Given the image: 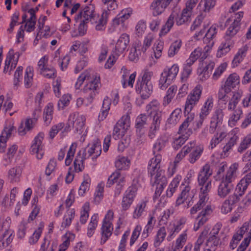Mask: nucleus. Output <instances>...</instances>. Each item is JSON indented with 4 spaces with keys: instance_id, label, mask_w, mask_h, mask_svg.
I'll return each mask as SVG.
<instances>
[{
    "instance_id": "29",
    "label": "nucleus",
    "mask_w": 251,
    "mask_h": 251,
    "mask_svg": "<svg viewBox=\"0 0 251 251\" xmlns=\"http://www.w3.org/2000/svg\"><path fill=\"white\" fill-rule=\"evenodd\" d=\"M248 49L249 47L247 45H245L239 49L232 61V65L233 67L238 66L243 61L247 55Z\"/></svg>"
},
{
    "instance_id": "5",
    "label": "nucleus",
    "mask_w": 251,
    "mask_h": 251,
    "mask_svg": "<svg viewBox=\"0 0 251 251\" xmlns=\"http://www.w3.org/2000/svg\"><path fill=\"white\" fill-rule=\"evenodd\" d=\"M243 94V92L242 90H238L233 92L232 96L228 102L227 109L231 113L229 114L228 124L230 127L236 126L243 116V113L242 108L237 106Z\"/></svg>"
},
{
    "instance_id": "44",
    "label": "nucleus",
    "mask_w": 251,
    "mask_h": 251,
    "mask_svg": "<svg viewBox=\"0 0 251 251\" xmlns=\"http://www.w3.org/2000/svg\"><path fill=\"white\" fill-rule=\"evenodd\" d=\"M18 149V146L16 144H13L9 147L7 153L3 158L5 165H8L11 163Z\"/></svg>"
},
{
    "instance_id": "25",
    "label": "nucleus",
    "mask_w": 251,
    "mask_h": 251,
    "mask_svg": "<svg viewBox=\"0 0 251 251\" xmlns=\"http://www.w3.org/2000/svg\"><path fill=\"white\" fill-rule=\"evenodd\" d=\"M234 185L220 180L217 187V194L218 197L224 199L228 196L233 190Z\"/></svg>"
},
{
    "instance_id": "33",
    "label": "nucleus",
    "mask_w": 251,
    "mask_h": 251,
    "mask_svg": "<svg viewBox=\"0 0 251 251\" xmlns=\"http://www.w3.org/2000/svg\"><path fill=\"white\" fill-rule=\"evenodd\" d=\"M240 83V77L236 73L230 74L227 78L225 84L223 85L230 91L236 87Z\"/></svg>"
},
{
    "instance_id": "27",
    "label": "nucleus",
    "mask_w": 251,
    "mask_h": 251,
    "mask_svg": "<svg viewBox=\"0 0 251 251\" xmlns=\"http://www.w3.org/2000/svg\"><path fill=\"white\" fill-rule=\"evenodd\" d=\"M148 201L142 200L138 202L134 207L132 218L138 219L146 215L147 211Z\"/></svg>"
},
{
    "instance_id": "15",
    "label": "nucleus",
    "mask_w": 251,
    "mask_h": 251,
    "mask_svg": "<svg viewBox=\"0 0 251 251\" xmlns=\"http://www.w3.org/2000/svg\"><path fill=\"white\" fill-rule=\"evenodd\" d=\"M213 210L211 206L207 205L198 214L194 224L193 230L198 231L201 227L203 226L208 220L210 215Z\"/></svg>"
},
{
    "instance_id": "53",
    "label": "nucleus",
    "mask_w": 251,
    "mask_h": 251,
    "mask_svg": "<svg viewBox=\"0 0 251 251\" xmlns=\"http://www.w3.org/2000/svg\"><path fill=\"white\" fill-rule=\"evenodd\" d=\"M131 13L132 10L130 8L124 9L118 15V17L114 19L113 21L117 25L123 23L130 17Z\"/></svg>"
},
{
    "instance_id": "58",
    "label": "nucleus",
    "mask_w": 251,
    "mask_h": 251,
    "mask_svg": "<svg viewBox=\"0 0 251 251\" xmlns=\"http://www.w3.org/2000/svg\"><path fill=\"white\" fill-rule=\"evenodd\" d=\"M104 185V183L101 182L97 186L94 199L96 204H99L103 199Z\"/></svg>"
},
{
    "instance_id": "23",
    "label": "nucleus",
    "mask_w": 251,
    "mask_h": 251,
    "mask_svg": "<svg viewBox=\"0 0 251 251\" xmlns=\"http://www.w3.org/2000/svg\"><path fill=\"white\" fill-rule=\"evenodd\" d=\"M81 150L86 151L87 158L92 156V159H95L100 155L101 152L100 143L98 140H95L91 145H89L87 149H82Z\"/></svg>"
},
{
    "instance_id": "47",
    "label": "nucleus",
    "mask_w": 251,
    "mask_h": 251,
    "mask_svg": "<svg viewBox=\"0 0 251 251\" xmlns=\"http://www.w3.org/2000/svg\"><path fill=\"white\" fill-rule=\"evenodd\" d=\"M155 222L156 220L153 215L149 214L147 224L142 232V236L144 238L147 237L149 235V233L151 232L154 226Z\"/></svg>"
},
{
    "instance_id": "9",
    "label": "nucleus",
    "mask_w": 251,
    "mask_h": 251,
    "mask_svg": "<svg viewBox=\"0 0 251 251\" xmlns=\"http://www.w3.org/2000/svg\"><path fill=\"white\" fill-rule=\"evenodd\" d=\"M178 71L179 67L176 64L164 69L159 80V88L163 90H165L175 80Z\"/></svg>"
},
{
    "instance_id": "30",
    "label": "nucleus",
    "mask_w": 251,
    "mask_h": 251,
    "mask_svg": "<svg viewBox=\"0 0 251 251\" xmlns=\"http://www.w3.org/2000/svg\"><path fill=\"white\" fill-rule=\"evenodd\" d=\"M18 60V55L13 54V52H11L10 51L5 61L3 72L4 73L7 72L9 67L10 71L15 68L17 65Z\"/></svg>"
},
{
    "instance_id": "3",
    "label": "nucleus",
    "mask_w": 251,
    "mask_h": 251,
    "mask_svg": "<svg viewBox=\"0 0 251 251\" xmlns=\"http://www.w3.org/2000/svg\"><path fill=\"white\" fill-rule=\"evenodd\" d=\"M212 174L210 165L205 164L200 171L198 176V185L199 189V198L207 202L212 187L209 178Z\"/></svg>"
},
{
    "instance_id": "64",
    "label": "nucleus",
    "mask_w": 251,
    "mask_h": 251,
    "mask_svg": "<svg viewBox=\"0 0 251 251\" xmlns=\"http://www.w3.org/2000/svg\"><path fill=\"white\" fill-rule=\"evenodd\" d=\"M39 73L44 77L49 79L54 78L57 75L56 70L51 66L46 68Z\"/></svg>"
},
{
    "instance_id": "39",
    "label": "nucleus",
    "mask_w": 251,
    "mask_h": 251,
    "mask_svg": "<svg viewBox=\"0 0 251 251\" xmlns=\"http://www.w3.org/2000/svg\"><path fill=\"white\" fill-rule=\"evenodd\" d=\"M110 100L108 97L105 98L103 101L100 112L98 116L99 121H103L106 118L110 109Z\"/></svg>"
},
{
    "instance_id": "31",
    "label": "nucleus",
    "mask_w": 251,
    "mask_h": 251,
    "mask_svg": "<svg viewBox=\"0 0 251 251\" xmlns=\"http://www.w3.org/2000/svg\"><path fill=\"white\" fill-rule=\"evenodd\" d=\"M192 11L186 8H184L182 11L179 14V11L177 10V18H176V24L177 25H180L183 24L190 21Z\"/></svg>"
},
{
    "instance_id": "45",
    "label": "nucleus",
    "mask_w": 251,
    "mask_h": 251,
    "mask_svg": "<svg viewBox=\"0 0 251 251\" xmlns=\"http://www.w3.org/2000/svg\"><path fill=\"white\" fill-rule=\"evenodd\" d=\"M208 51L204 50V48L202 50L201 48L198 47L191 52L190 57L195 61L198 59L203 61L207 57Z\"/></svg>"
},
{
    "instance_id": "26",
    "label": "nucleus",
    "mask_w": 251,
    "mask_h": 251,
    "mask_svg": "<svg viewBox=\"0 0 251 251\" xmlns=\"http://www.w3.org/2000/svg\"><path fill=\"white\" fill-rule=\"evenodd\" d=\"M217 31L216 27L212 25L209 28L203 37V42L206 44L204 50L207 51H209L214 44L213 39L216 35Z\"/></svg>"
},
{
    "instance_id": "55",
    "label": "nucleus",
    "mask_w": 251,
    "mask_h": 251,
    "mask_svg": "<svg viewBox=\"0 0 251 251\" xmlns=\"http://www.w3.org/2000/svg\"><path fill=\"white\" fill-rule=\"evenodd\" d=\"M53 109V105L51 103H49L44 109L43 118L46 125L50 124L52 119Z\"/></svg>"
},
{
    "instance_id": "49",
    "label": "nucleus",
    "mask_w": 251,
    "mask_h": 251,
    "mask_svg": "<svg viewBox=\"0 0 251 251\" xmlns=\"http://www.w3.org/2000/svg\"><path fill=\"white\" fill-rule=\"evenodd\" d=\"M34 75V69L31 66H28L26 68L24 77V84L26 88L31 86L33 82Z\"/></svg>"
},
{
    "instance_id": "63",
    "label": "nucleus",
    "mask_w": 251,
    "mask_h": 251,
    "mask_svg": "<svg viewBox=\"0 0 251 251\" xmlns=\"http://www.w3.org/2000/svg\"><path fill=\"white\" fill-rule=\"evenodd\" d=\"M107 12L106 11H104L102 13L100 18H99V17L98 16V18L97 19V23H95V24H96V30H102L104 29L105 27V25L107 23ZM94 24V23H93V24Z\"/></svg>"
},
{
    "instance_id": "62",
    "label": "nucleus",
    "mask_w": 251,
    "mask_h": 251,
    "mask_svg": "<svg viewBox=\"0 0 251 251\" xmlns=\"http://www.w3.org/2000/svg\"><path fill=\"white\" fill-rule=\"evenodd\" d=\"M16 132V127L11 123L6 124L3 130L1 132L0 136H3L4 138L8 140L12 135Z\"/></svg>"
},
{
    "instance_id": "14",
    "label": "nucleus",
    "mask_w": 251,
    "mask_h": 251,
    "mask_svg": "<svg viewBox=\"0 0 251 251\" xmlns=\"http://www.w3.org/2000/svg\"><path fill=\"white\" fill-rule=\"evenodd\" d=\"M44 138V133L40 132L34 138L30 149L31 154L36 155L37 159L39 160L41 159L44 154V145L43 144Z\"/></svg>"
},
{
    "instance_id": "22",
    "label": "nucleus",
    "mask_w": 251,
    "mask_h": 251,
    "mask_svg": "<svg viewBox=\"0 0 251 251\" xmlns=\"http://www.w3.org/2000/svg\"><path fill=\"white\" fill-rule=\"evenodd\" d=\"M238 168V163H234L231 164L223 176L221 180L229 184H232V182L235 180L237 176Z\"/></svg>"
},
{
    "instance_id": "34",
    "label": "nucleus",
    "mask_w": 251,
    "mask_h": 251,
    "mask_svg": "<svg viewBox=\"0 0 251 251\" xmlns=\"http://www.w3.org/2000/svg\"><path fill=\"white\" fill-rule=\"evenodd\" d=\"M126 181L125 177L121 174L119 171L114 172L108 178L107 185L110 187L114 183L122 184L124 185Z\"/></svg>"
},
{
    "instance_id": "48",
    "label": "nucleus",
    "mask_w": 251,
    "mask_h": 251,
    "mask_svg": "<svg viewBox=\"0 0 251 251\" xmlns=\"http://www.w3.org/2000/svg\"><path fill=\"white\" fill-rule=\"evenodd\" d=\"M98 214H94L91 217L90 222L88 226L87 235L89 237H92L94 234L95 229L98 226Z\"/></svg>"
},
{
    "instance_id": "20",
    "label": "nucleus",
    "mask_w": 251,
    "mask_h": 251,
    "mask_svg": "<svg viewBox=\"0 0 251 251\" xmlns=\"http://www.w3.org/2000/svg\"><path fill=\"white\" fill-rule=\"evenodd\" d=\"M136 91L140 94L142 99L146 100L150 97L153 91L152 84L140 82L138 79L136 84Z\"/></svg>"
},
{
    "instance_id": "54",
    "label": "nucleus",
    "mask_w": 251,
    "mask_h": 251,
    "mask_svg": "<svg viewBox=\"0 0 251 251\" xmlns=\"http://www.w3.org/2000/svg\"><path fill=\"white\" fill-rule=\"evenodd\" d=\"M226 136V133L224 131L217 133L211 139L209 148L211 149H214L218 144L221 142Z\"/></svg>"
},
{
    "instance_id": "56",
    "label": "nucleus",
    "mask_w": 251,
    "mask_h": 251,
    "mask_svg": "<svg viewBox=\"0 0 251 251\" xmlns=\"http://www.w3.org/2000/svg\"><path fill=\"white\" fill-rule=\"evenodd\" d=\"M251 146V133L246 136L241 141L237 149L238 152L243 153Z\"/></svg>"
},
{
    "instance_id": "1",
    "label": "nucleus",
    "mask_w": 251,
    "mask_h": 251,
    "mask_svg": "<svg viewBox=\"0 0 251 251\" xmlns=\"http://www.w3.org/2000/svg\"><path fill=\"white\" fill-rule=\"evenodd\" d=\"M162 155L157 154L150 159L148 163V173L150 177L151 183L153 187H155L153 201L154 202L158 201V204L163 206L166 202L165 197L162 196L160 199H158L162 194L164 188L166 186L168 181L164 175V171L161 169Z\"/></svg>"
},
{
    "instance_id": "10",
    "label": "nucleus",
    "mask_w": 251,
    "mask_h": 251,
    "mask_svg": "<svg viewBox=\"0 0 251 251\" xmlns=\"http://www.w3.org/2000/svg\"><path fill=\"white\" fill-rule=\"evenodd\" d=\"M202 91V87L197 85L189 94L185 103V113H190L194 107L198 103Z\"/></svg>"
},
{
    "instance_id": "43",
    "label": "nucleus",
    "mask_w": 251,
    "mask_h": 251,
    "mask_svg": "<svg viewBox=\"0 0 251 251\" xmlns=\"http://www.w3.org/2000/svg\"><path fill=\"white\" fill-rule=\"evenodd\" d=\"M166 8L167 7L159 3L158 1H156L155 0H153L150 6L152 15L155 17L161 15Z\"/></svg>"
},
{
    "instance_id": "17",
    "label": "nucleus",
    "mask_w": 251,
    "mask_h": 251,
    "mask_svg": "<svg viewBox=\"0 0 251 251\" xmlns=\"http://www.w3.org/2000/svg\"><path fill=\"white\" fill-rule=\"evenodd\" d=\"M187 221L185 217H181L176 221L173 224H170L168 227V236L170 240L174 238L184 227Z\"/></svg>"
},
{
    "instance_id": "60",
    "label": "nucleus",
    "mask_w": 251,
    "mask_h": 251,
    "mask_svg": "<svg viewBox=\"0 0 251 251\" xmlns=\"http://www.w3.org/2000/svg\"><path fill=\"white\" fill-rule=\"evenodd\" d=\"M207 233V228H204L202 231L201 232L200 235L194 244V251H200V249L201 245L204 243V240L205 236Z\"/></svg>"
},
{
    "instance_id": "46",
    "label": "nucleus",
    "mask_w": 251,
    "mask_h": 251,
    "mask_svg": "<svg viewBox=\"0 0 251 251\" xmlns=\"http://www.w3.org/2000/svg\"><path fill=\"white\" fill-rule=\"evenodd\" d=\"M214 100L212 97H209L202 106L200 114L207 117L213 107Z\"/></svg>"
},
{
    "instance_id": "37",
    "label": "nucleus",
    "mask_w": 251,
    "mask_h": 251,
    "mask_svg": "<svg viewBox=\"0 0 251 251\" xmlns=\"http://www.w3.org/2000/svg\"><path fill=\"white\" fill-rule=\"evenodd\" d=\"M177 91V87L175 85H172L169 87L166 92V95L163 98L162 105L164 106H167L171 103Z\"/></svg>"
},
{
    "instance_id": "11",
    "label": "nucleus",
    "mask_w": 251,
    "mask_h": 251,
    "mask_svg": "<svg viewBox=\"0 0 251 251\" xmlns=\"http://www.w3.org/2000/svg\"><path fill=\"white\" fill-rule=\"evenodd\" d=\"M113 215L114 213L112 210H109L107 211L103 220L101 228V237L100 243L101 244H104L112 235L113 227L111 220L113 219Z\"/></svg>"
},
{
    "instance_id": "42",
    "label": "nucleus",
    "mask_w": 251,
    "mask_h": 251,
    "mask_svg": "<svg viewBox=\"0 0 251 251\" xmlns=\"http://www.w3.org/2000/svg\"><path fill=\"white\" fill-rule=\"evenodd\" d=\"M166 8L167 7L159 3L158 1H156L155 0H153L150 6L152 15L155 17L161 15Z\"/></svg>"
},
{
    "instance_id": "4",
    "label": "nucleus",
    "mask_w": 251,
    "mask_h": 251,
    "mask_svg": "<svg viewBox=\"0 0 251 251\" xmlns=\"http://www.w3.org/2000/svg\"><path fill=\"white\" fill-rule=\"evenodd\" d=\"M146 110L149 116L152 119L149 136L152 139L155 137L156 131L159 129L162 119V111L160 110V103L156 100H152L146 105Z\"/></svg>"
},
{
    "instance_id": "59",
    "label": "nucleus",
    "mask_w": 251,
    "mask_h": 251,
    "mask_svg": "<svg viewBox=\"0 0 251 251\" xmlns=\"http://www.w3.org/2000/svg\"><path fill=\"white\" fill-rule=\"evenodd\" d=\"M83 178V181L78 190V194L81 196H83L89 190L91 183V179L88 175H84Z\"/></svg>"
},
{
    "instance_id": "2",
    "label": "nucleus",
    "mask_w": 251,
    "mask_h": 251,
    "mask_svg": "<svg viewBox=\"0 0 251 251\" xmlns=\"http://www.w3.org/2000/svg\"><path fill=\"white\" fill-rule=\"evenodd\" d=\"M222 224L218 222L215 224L205 236V241L203 245V251H216L218 247L226 245L228 242V237L224 231H221Z\"/></svg>"
},
{
    "instance_id": "50",
    "label": "nucleus",
    "mask_w": 251,
    "mask_h": 251,
    "mask_svg": "<svg viewBox=\"0 0 251 251\" xmlns=\"http://www.w3.org/2000/svg\"><path fill=\"white\" fill-rule=\"evenodd\" d=\"M166 231L165 227H160L157 231L154 237L153 246L155 248L158 247L164 241L166 236Z\"/></svg>"
},
{
    "instance_id": "13",
    "label": "nucleus",
    "mask_w": 251,
    "mask_h": 251,
    "mask_svg": "<svg viewBox=\"0 0 251 251\" xmlns=\"http://www.w3.org/2000/svg\"><path fill=\"white\" fill-rule=\"evenodd\" d=\"M100 77H95L93 80L89 81L85 85L83 93L84 97L87 100V105L92 102L94 98L96 95V91L99 88L100 83Z\"/></svg>"
},
{
    "instance_id": "61",
    "label": "nucleus",
    "mask_w": 251,
    "mask_h": 251,
    "mask_svg": "<svg viewBox=\"0 0 251 251\" xmlns=\"http://www.w3.org/2000/svg\"><path fill=\"white\" fill-rule=\"evenodd\" d=\"M21 175V171L19 168H12L8 171V177L11 182H17L20 181Z\"/></svg>"
},
{
    "instance_id": "52",
    "label": "nucleus",
    "mask_w": 251,
    "mask_h": 251,
    "mask_svg": "<svg viewBox=\"0 0 251 251\" xmlns=\"http://www.w3.org/2000/svg\"><path fill=\"white\" fill-rule=\"evenodd\" d=\"M194 118V114H190V115L185 120V121L183 122V123L180 126L178 133L179 134H188V132L190 130L189 129H188V127L189 125V123L193 121Z\"/></svg>"
},
{
    "instance_id": "16",
    "label": "nucleus",
    "mask_w": 251,
    "mask_h": 251,
    "mask_svg": "<svg viewBox=\"0 0 251 251\" xmlns=\"http://www.w3.org/2000/svg\"><path fill=\"white\" fill-rule=\"evenodd\" d=\"M129 43V36L126 33L122 34L117 40L113 53L117 56L124 53L127 50V46Z\"/></svg>"
},
{
    "instance_id": "8",
    "label": "nucleus",
    "mask_w": 251,
    "mask_h": 251,
    "mask_svg": "<svg viewBox=\"0 0 251 251\" xmlns=\"http://www.w3.org/2000/svg\"><path fill=\"white\" fill-rule=\"evenodd\" d=\"M10 218L0 216V250L7 247L13 239V232L9 229Z\"/></svg>"
},
{
    "instance_id": "36",
    "label": "nucleus",
    "mask_w": 251,
    "mask_h": 251,
    "mask_svg": "<svg viewBox=\"0 0 251 251\" xmlns=\"http://www.w3.org/2000/svg\"><path fill=\"white\" fill-rule=\"evenodd\" d=\"M167 142V140L165 137H160L158 138L153 145V154L154 155L160 154V152H161L166 147Z\"/></svg>"
},
{
    "instance_id": "18",
    "label": "nucleus",
    "mask_w": 251,
    "mask_h": 251,
    "mask_svg": "<svg viewBox=\"0 0 251 251\" xmlns=\"http://www.w3.org/2000/svg\"><path fill=\"white\" fill-rule=\"evenodd\" d=\"M186 145L192 146L189 152L188 161L191 164H194L201 157L203 151V147L201 145H196L195 141L189 142Z\"/></svg>"
},
{
    "instance_id": "12",
    "label": "nucleus",
    "mask_w": 251,
    "mask_h": 251,
    "mask_svg": "<svg viewBox=\"0 0 251 251\" xmlns=\"http://www.w3.org/2000/svg\"><path fill=\"white\" fill-rule=\"evenodd\" d=\"M85 117L82 115H79L77 113H73L70 115L68 120V127H66L64 130L68 131L71 130L70 127H73L75 131L81 134L84 128V123L85 122Z\"/></svg>"
},
{
    "instance_id": "40",
    "label": "nucleus",
    "mask_w": 251,
    "mask_h": 251,
    "mask_svg": "<svg viewBox=\"0 0 251 251\" xmlns=\"http://www.w3.org/2000/svg\"><path fill=\"white\" fill-rule=\"evenodd\" d=\"M181 180L180 175H176V177L171 181L166 190V196L167 197H171L173 194L176 192L180 181Z\"/></svg>"
},
{
    "instance_id": "6",
    "label": "nucleus",
    "mask_w": 251,
    "mask_h": 251,
    "mask_svg": "<svg viewBox=\"0 0 251 251\" xmlns=\"http://www.w3.org/2000/svg\"><path fill=\"white\" fill-rule=\"evenodd\" d=\"M244 13L242 11L237 13L233 12L229 18L226 22V26L229 25L228 27L226 35L224 37L225 40H233L234 36L237 34L239 29L240 22L243 17Z\"/></svg>"
},
{
    "instance_id": "51",
    "label": "nucleus",
    "mask_w": 251,
    "mask_h": 251,
    "mask_svg": "<svg viewBox=\"0 0 251 251\" xmlns=\"http://www.w3.org/2000/svg\"><path fill=\"white\" fill-rule=\"evenodd\" d=\"M130 161L125 156H118L115 161V166L119 170H126L130 165Z\"/></svg>"
},
{
    "instance_id": "19",
    "label": "nucleus",
    "mask_w": 251,
    "mask_h": 251,
    "mask_svg": "<svg viewBox=\"0 0 251 251\" xmlns=\"http://www.w3.org/2000/svg\"><path fill=\"white\" fill-rule=\"evenodd\" d=\"M190 190L191 188L189 186L184 187L176 201V205L178 206L185 202L187 203L188 206L192 204L193 202L192 201V200L194 197V194Z\"/></svg>"
},
{
    "instance_id": "38",
    "label": "nucleus",
    "mask_w": 251,
    "mask_h": 251,
    "mask_svg": "<svg viewBox=\"0 0 251 251\" xmlns=\"http://www.w3.org/2000/svg\"><path fill=\"white\" fill-rule=\"evenodd\" d=\"M75 216V210L74 209L68 210L65 214L61 223V227L64 229L69 227Z\"/></svg>"
},
{
    "instance_id": "7",
    "label": "nucleus",
    "mask_w": 251,
    "mask_h": 251,
    "mask_svg": "<svg viewBox=\"0 0 251 251\" xmlns=\"http://www.w3.org/2000/svg\"><path fill=\"white\" fill-rule=\"evenodd\" d=\"M98 16L95 12L94 5L90 4L85 6L75 18L76 22H79V29H85V25L90 22L97 23Z\"/></svg>"
},
{
    "instance_id": "57",
    "label": "nucleus",
    "mask_w": 251,
    "mask_h": 251,
    "mask_svg": "<svg viewBox=\"0 0 251 251\" xmlns=\"http://www.w3.org/2000/svg\"><path fill=\"white\" fill-rule=\"evenodd\" d=\"M190 134H182L178 137L174 138L172 147L175 150L179 149L188 139Z\"/></svg>"
},
{
    "instance_id": "28",
    "label": "nucleus",
    "mask_w": 251,
    "mask_h": 251,
    "mask_svg": "<svg viewBox=\"0 0 251 251\" xmlns=\"http://www.w3.org/2000/svg\"><path fill=\"white\" fill-rule=\"evenodd\" d=\"M176 18H177V9L173 10L169 16L165 24L160 30L159 33L160 36L165 35L170 31L174 25L175 21H176Z\"/></svg>"
},
{
    "instance_id": "41",
    "label": "nucleus",
    "mask_w": 251,
    "mask_h": 251,
    "mask_svg": "<svg viewBox=\"0 0 251 251\" xmlns=\"http://www.w3.org/2000/svg\"><path fill=\"white\" fill-rule=\"evenodd\" d=\"M75 235L70 232H67L62 237L63 243L60 245L59 249L65 251L69 247L70 242L74 240Z\"/></svg>"
},
{
    "instance_id": "21",
    "label": "nucleus",
    "mask_w": 251,
    "mask_h": 251,
    "mask_svg": "<svg viewBox=\"0 0 251 251\" xmlns=\"http://www.w3.org/2000/svg\"><path fill=\"white\" fill-rule=\"evenodd\" d=\"M204 67H200L197 70L199 78L202 81L206 80L209 77L215 66V63L211 60L206 61Z\"/></svg>"
},
{
    "instance_id": "24",
    "label": "nucleus",
    "mask_w": 251,
    "mask_h": 251,
    "mask_svg": "<svg viewBox=\"0 0 251 251\" xmlns=\"http://www.w3.org/2000/svg\"><path fill=\"white\" fill-rule=\"evenodd\" d=\"M87 158L85 150H80L76 154L74 162L75 172L79 173L84 169V160Z\"/></svg>"
},
{
    "instance_id": "32",
    "label": "nucleus",
    "mask_w": 251,
    "mask_h": 251,
    "mask_svg": "<svg viewBox=\"0 0 251 251\" xmlns=\"http://www.w3.org/2000/svg\"><path fill=\"white\" fill-rule=\"evenodd\" d=\"M225 40V41L223 42L219 46L217 51V56L218 57H221L225 55L230 50L231 48L234 45V42L233 40Z\"/></svg>"
},
{
    "instance_id": "35",
    "label": "nucleus",
    "mask_w": 251,
    "mask_h": 251,
    "mask_svg": "<svg viewBox=\"0 0 251 251\" xmlns=\"http://www.w3.org/2000/svg\"><path fill=\"white\" fill-rule=\"evenodd\" d=\"M187 239V230H185L179 234L176 239L174 246V251H179L182 249L186 244Z\"/></svg>"
}]
</instances>
